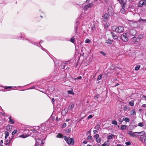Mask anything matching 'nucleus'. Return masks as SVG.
Returning a JSON list of instances; mask_svg holds the SVG:
<instances>
[{
  "label": "nucleus",
  "mask_w": 146,
  "mask_h": 146,
  "mask_svg": "<svg viewBox=\"0 0 146 146\" xmlns=\"http://www.w3.org/2000/svg\"><path fill=\"white\" fill-rule=\"evenodd\" d=\"M63 135L62 134L60 133H58L56 136V137L57 138H62L63 137Z\"/></svg>",
  "instance_id": "23"
},
{
  "label": "nucleus",
  "mask_w": 146,
  "mask_h": 146,
  "mask_svg": "<svg viewBox=\"0 0 146 146\" xmlns=\"http://www.w3.org/2000/svg\"><path fill=\"white\" fill-rule=\"evenodd\" d=\"M70 62V60L68 61H66L64 62H63L62 63V65H63L64 66V68L66 65V64H67L68 63V62Z\"/></svg>",
  "instance_id": "17"
},
{
  "label": "nucleus",
  "mask_w": 146,
  "mask_h": 146,
  "mask_svg": "<svg viewBox=\"0 0 146 146\" xmlns=\"http://www.w3.org/2000/svg\"><path fill=\"white\" fill-rule=\"evenodd\" d=\"M75 40V38L73 37L70 39V41L72 43H73L74 42V41Z\"/></svg>",
  "instance_id": "36"
},
{
  "label": "nucleus",
  "mask_w": 146,
  "mask_h": 146,
  "mask_svg": "<svg viewBox=\"0 0 146 146\" xmlns=\"http://www.w3.org/2000/svg\"><path fill=\"white\" fill-rule=\"evenodd\" d=\"M123 120H121V119H120L119 120V122L120 123H121L122 122Z\"/></svg>",
  "instance_id": "61"
},
{
  "label": "nucleus",
  "mask_w": 146,
  "mask_h": 146,
  "mask_svg": "<svg viewBox=\"0 0 146 146\" xmlns=\"http://www.w3.org/2000/svg\"><path fill=\"white\" fill-rule=\"evenodd\" d=\"M113 42L112 40H110V38H108V40H107L106 41V43L108 44H111Z\"/></svg>",
  "instance_id": "14"
},
{
  "label": "nucleus",
  "mask_w": 146,
  "mask_h": 146,
  "mask_svg": "<svg viewBox=\"0 0 146 146\" xmlns=\"http://www.w3.org/2000/svg\"><path fill=\"white\" fill-rule=\"evenodd\" d=\"M66 123H64L63 124V125H62V127H63V128H64V127H66Z\"/></svg>",
  "instance_id": "47"
},
{
  "label": "nucleus",
  "mask_w": 146,
  "mask_h": 146,
  "mask_svg": "<svg viewBox=\"0 0 146 146\" xmlns=\"http://www.w3.org/2000/svg\"><path fill=\"white\" fill-rule=\"evenodd\" d=\"M93 5L92 3H90L88 4L85 5L84 7V10L85 11L87 10L90 7H91L93 6Z\"/></svg>",
  "instance_id": "9"
},
{
  "label": "nucleus",
  "mask_w": 146,
  "mask_h": 146,
  "mask_svg": "<svg viewBox=\"0 0 146 146\" xmlns=\"http://www.w3.org/2000/svg\"><path fill=\"white\" fill-rule=\"evenodd\" d=\"M131 40L132 42H133V43L137 44L139 41V39L134 37L132 38Z\"/></svg>",
  "instance_id": "10"
},
{
  "label": "nucleus",
  "mask_w": 146,
  "mask_h": 146,
  "mask_svg": "<svg viewBox=\"0 0 146 146\" xmlns=\"http://www.w3.org/2000/svg\"><path fill=\"white\" fill-rule=\"evenodd\" d=\"M115 137V135L113 134H111L107 136V138L108 139H111Z\"/></svg>",
  "instance_id": "13"
},
{
  "label": "nucleus",
  "mask_w": 146,
  "mask_h": 146,
  "mask_svg": "<svg viewBox=\"0 0 146 146\" xmlns=\"http://www.w3.org/2000/svg\"><path fill=\"white\" fill-rule=\"evenodd\" d=\"M102 17L103 21H106L108 19L109 16L108 15V14L106 13L102 16Z\"/></svg>",
  "instance_id": "8"
},
{
  "label": "nucleus",
  "mask_w": 146,
  "mask_h": 146,
  "mask_svg": "<svg viewBox=\"0 0 146 146\" xmlns=\"http://www.w3.org/2000/svg\"><path fill=\"white\" fill-rule=\"evenodd\" d=\"M68 93L69 94H74V93H73V91L71 90H69L68 91Z\"/></svg>",
  "instance_id": "43"
},
{
  "label": "nucleus",
  "mask_w": 146,
  "mask_h": 146,
  "mask_svg": "<svg viewBox=\"0 0 146 146\" xmlns=\"http://www.w3.org/2000/svg\"><path fill=\"white\" fill-rule=\"evenodd\" d=\"M100 53L103 55L104 56H105L106 55V54L104 52L102 51H100Z\"/></svg>",
  "instance_id": "39"
},
{
  "label": "nucleus",
  "mask_w": 146,
  "mask_h": 146,
  "mask_svg": "<svg viewBox=\"0 0 146 146\" xmlns=\"http://www.w3.org/2000/svg\"><path fill=\"white\" fill-rule=\"evenodd\" d=\"M102 74H100L98 76V78H97V80H100L102 78Z\"/></svg>",
  "instance_id": "31"
},
{
  "label": "nucleus",
  "mask_w": 146,
  "mask_h": 146,
  "mask_svg": "<svg viewBox=\"0 0 146 146\" xmlns=\"http://www.w3.org/2000/svg\"><path fill=\"white\" fill-rule=\"evenodd\" d=\"M39 144H36V143L35 146H39Z\"/></svg>",
  "instance_id": "64"
},
{
  "label": "nucleus",
  "mask_w": 146,
  "mask_h": 146,
  "mask_svg": "<svg viewBox=\"0 0 146 146\" xmlns=\"http://www.w3.org/2000/svg\"><path fill=\"white\" fill-rule=\"evenodd\" d=\"M70 120V119H66L65 121L66 122H68Z\"/></svg>",
  "instance_id": "57"
},
{
  "label": "nucleus",
  "mask_w": 146,
  "mask_h": 146,
  "mask_svg": "<svg viewBox=\"0 0 146 146\" xmlns=\"http://www.w3.org/2000/svg\"><path fill=\"white\" fill-rule=\"evenodd\" d=\"M73 107H74L73 104H70V105L68 107V108L69 109L71 110L73 108Z\"/></svg>",
  "instance_id": "26"
},
{
  "label": "nucleus",
  "mask_w": 146,
  "mask_h": 146,
  "mask_svg": "<svg viewBox=\"0 0 146 146\" xmlns=\"http://www.w3.org/2000/svg\"><path fill=\"white\" fill-rule=\"evenodd\" d=\"M139 21L141 23H146V19H143L141 18H140L139 19Z\"/></svg>",
  "instance_id": "19"
},
{
  "label": "nucleus",
  "mask_w": 146,
  "mask_h": 146,
  "mask_svg": "<svg viewBox=\"0 0 146 146\" xmlns=\"http://www.w3.org/2000/svg\"><path fill=\"white\" fill-rule=\"evenodd\" d=\"M127 133L129 135L132 137H137L138 136L137 132H133L132 131H127Z\"/></svg>",
  "instance_id": "2"
},
{
  "label": "nucleus",
  "mask_w": 146,
  "mask_h": 146,
  "mask_svg": "<svg viewBox=\"0 0 146 146\" xmlns=\"http://www.w3.org/2000/svg\"><path fill=\"white\" fill-rule=\"evenodd\" d=\"M9 121L11 124H13L14 123V121L13 119H12L9 120Z\"/></svg>",
  "instance_id": "33"
},
{
  "label": "nucleus",
  "mask_w": 146,
  "mask_h": 146,
  "mask_svg": "<svg viewBox=\"0 0 146 146\" xmlns=\"http://www.w3.org/2000/svg\"><path fill=\"white\" fill-rule=\"evenodd\" d=\"M20 136L23 138H25L27 137L26 135H21Z\"/></svg>",
  "instance_id": "48"
},
{
  "label": "nucleus",
  "mask_w": 146,
  "mask_h": 146,
  "mask_svg": "<svg viewBox=\"0 0 146 146\" xmlns=\"http://www.w3.org/2000/svg\"><path fill=\"white\" fill-rule=\"evenodd\" d=\"M140 65H137L135 68V70H138L140 68Z\"/></svg>",
  "instance_id": "28"
},
{
  "label": "nucleus",
  "mask_w": 146,
  "mask_h": 146,
  "mask_svg": "<svg viewBox=\"0 0 146 146\" xmlns=\"http://www.w3.org/2000/svg\"><path fill=\"white\" fill-rule=\"evenodd\" d=\"M66 142L69 145L71 144L73 145L74 143V139L72 138L69 139Z\"/></svg>",
  "instance_id": "7"
},
{
  "label": "nucleus",
  "mask_w": 146,
  "mask_h": 146,
  "mask_svg": "<svg viewBox=\"0 0 146 146\" xmlns=\"http://www.w3.org/2000/svg\"><path fill=\"white\" fill-rule=\"evenodd\" d=\"M90 40L88 39H86L85 41V42L87 43H90Z\"/></svg>",
  "instance_id": "42"
},
{
  "label": "nucleus",
  "mask_w": 146,
  "mask_h": 146,
  "mask_svg": "<svg viewBox=\"0 0 146 146\" xmlns=\"http://www.w3.org/2000/svg\"><path fill=\"white\" fill-rule=\"evenodd\" d=\"M143 141V143H145V144H146V138H145L144 139Z\"/></svg>",
  "instance_id": "53"
},
{
  "label": "nucleus",
  "mask_w": 146,
  "mask_h": 146,
  "mask_svg": "<svg viewBox=\"0 0 146 146\" xmlns=\"http://www.w3.org/2000/svg\"><path fill=\"white\" fill-rule=\"evenodd\" d=\"M139 28H140L141 29H143V26H139Z\"/></svg>",
  "instance_id": "59"
},
{
  "label": "nucleus",
  "mask_w": 146,
  "mask_h": 146,
  "mask_svg": "<svg viewBox=\"0 0 146 146\" xmlns=\"http://www.w3.org/2000/svg\"><path fill=\"white\" fill-rule=\"evenodd\" d=\"M11 140V139L9 141H8V140H6L5 142V144L6 145H7L10 142Z\"/></svg>",
  "instance_id": "41"
},
{
  "label": "nucleus",
  "mask_w": 146,
  "mask_h": 146,
  "mask_svg": "<svg viewBox=\"0 0 146 146\" xmlns=\"http://www.w3.org/2000/svg\"><path fill=\"white\" fill-rule=\"evenodd\" d=\"M111 34L114 40H117L118 39V37L113 32H111Z\"/></svg>",
  "instance_id": "11"
},
{
  "label": "nucleus",
  "mask_w": 146,
  "mask_h": 146,
  "mask_svg": "<svg viewBox=\"0 0 146 146\" xmlns=\"http://www.w3.org/2000/svg\"><path fill=\"white\" fill-rule=\"evenodd\" d=\"M138 126L141 127H142L143 126V124L142 123H138Z\"/></svg>",
  "instance_id": "37"
},
{
  "label": "nucleus",
  "mask_w": 146,
  "mask_h": 146,
  "mask_svg": "<svg viewBox=\"0 0 146 146\" xmlns=\"http://www.w3.org/2000/svg\"><path fill=\"white\" fill-rule=\"evenodd\" d=\"M106 142H105L102 145V146H106Z\"/></svg>",
  "instance_id": "56"
},
{
  "label": "nucleus",
  "mask_w": 146,
  "mask_h": 146,
  "mask_svg": "<svg viewBox=\"0 0 146 146\" xmlns=\"http://www.w3.org/2000/svg\"><path fill=\"white\" fill-rule=\"evenodd\" d=\"M12 128V126L11 125H8L6 127V130L7 131H11Z\"/></svg>",
  "instance_id": "15"
},
{
  "label": "nucleus",
  "mask_w": 146,
  "mask_h": 146,
  "mask_svg": "<svg viewBox=\"0 0 146 146\" xmlns=\"http://www.w3.org/2000/svg\"><path fill=\"white\" fill-rule=\"evenodd\" d=\"M94 137L96 139L99 138V135L98 134H96L94 136Z\"/></svg>",
  "instance_id": "32"
},
{
  "label": "nucleus",
  "mask_w": 146,
  "mask_h": 146,
  "mask_svg": "<svg viewBox=\"0 0 146 146\" xmlns=\"http://www.w3.org/2000/svg\"><path fill=\"white\" fill-rule=\"evenodd\" d=\"M108 12L110 16H112L114 14V11L112 6H109L108 9Z\"/></svg>",
  "instance_id": "3"
},
{
  "label": "nucleus",
  "mask_w": 146,
  "mask_h": 146,
  "mask_svg": "<svg viewBox=\"0 0 146 146\" xmlns=\"http://www.w3.org/2000/svg\"><path fill=\"white\" fill-rule=\"evenodd\" d=\"M132 113H131V114L132 115H134L136 114L135 111L134 110H132Z\"/></svg>",
  "instance_id": "35"
},
{
  "label": "nucleus",
  "mask_w": 146,
  "mask_h": 146,
  "mask_svg": "<svg viewBox=\"0 0 146 146\" xmlns=\"http://www.w3.org/2000/svg\"><path fill=\"white\" fill-rule=\"evenodd\" d=\"M146 5V0H141L140 1L139 3V7H142L144 5Z\"/></svg>",
  "instance_id": "6"
},
{
  "label": "nucleus",
  "mask_w": 146,
  "mask_h": 146,
  "mask_svg": "<svg viewBox=\"0 0 146 146\" xmlns=\"http://www.w3.org/2000/svg\"><path fill=\"white\" fill-rule=\"evenodd\" d=\"M68 109L67 108H65L62 111V112H65V113H67L68 111Z\"/></svg>",
  "instance_id": "29"
},
{
  "label": "nucleus",
  "mask_w": 146,
  "mask_h": 146,
  "mask_svg": "<svg viewBox=\"0 0 146 146\" xmlns=\"http://www.w3.org/2000/svg\"><path fill=\"white\" fill-rule=\"evenodd\" d=\"M102 140V139L100 137L96 139V141L98 143H100Z\"/></svg>",
  "instance_id": "27"
},
{
  "label": "nucleus",
  "mask_w": 146,
  "mask_h": 146,
  "mask_svg": "<svg viewBox=\"0 0 146 146\" xmlns=\"http://www.w3.org/2000/svg\"><path fill=\"white\" fill-rule=\"evenodd\" d=\"M123 120L126 122H128L129 119L128 117H124L123 119Z\"/></svg>",
  "instance_id": "21"
},
{
  "label": "nucleus",
  "mask_w": 146,
  "mask_h": 146,
  "mask_svg": "<svg viewBox=\"0 0 146 146\" xmlns=\"http://www.w3.org/2000/svg\"><path fill=\"white\" fill-rule=\"evenodd\" d=\"M136 33V31L134 29H130L129 31V34L132 36H135Z\"/></svg>",
  "instance_id": "5"
},
{
  "label": "nucleus",
  "mask_w": 146,
  "mask_h": 146,
  "mask_svg": "<svg viewBox=\"0 0 146 146\" xmlns=\"http://www.w3.org/2000/svg\"><path fill=\"white\" fill-rule=\"evenodd\" d=\"M143 37L141 35H139L138 36V37L137 38H139V39L141 38H142Z\"/></svg>",
  "instance_id": "51"
},
{
  "label": "nucleus",
  "mask_w": 146,
  "mask_h": 146,
  "mask_svg": "<svg viewBox=\"0 0 146 146\" xmlns=\"http://www.w3.org/2000/svg\"><path fill=\"white\" fill-rule=\"evenodd\" d=\"M81 78H82V77L81 76H79L77 78H75V80H76V79L78 80V79H81Z\"/></svg>",
  "instance_id": "55"
},
{
  "label": "nucleus",
  "mask_w": 146,
  "mask_h": 146,
  "mask_svg": "<svg viewBox=\"0 0 146 146\" xmlns=\"http://www.w3.org/2000/svg\"><path fill=\"white\" fill-rule=\"evenodd\" d=\"M125 143L126 145H129L131 144V143L129 141L127 142H125Z\"/></svg>",
  "instance_id": "46"
},
{
  "label": "nucleus",
  "mask_w": 146,
  "mask_h": 146,
  "mask_svg": "<svg viewBox=\"0 0 146 146\" xmlns=\"http://www.w3.org/2000/svg\"><path fill=\"white\" fill-rule=\"evenodd\" d=\"M93 132L94 134L98 133V131L97 130H94L93 131Z\"/></svg>",
  "instance_id": "54"
},
{
  "label": "nucleus",
  "mask_w": 146,
  "mask_h": 146,
  "mask_svg": "<svg viewBox=\"0 0 146 146\" xmlns=\"http://www.w3.org/2000/svg\"><path fill=\"white\" fill-rule=\"evenodd\" d=\"M142 98H146V96H145V95H143L142 96Z\"/></svg>",
  "instance_id": "63"
},
{
  "label": "nucleus",
  "mask_w": 146,
  "mask_h": 146,
  "mask_svg": "<svg viewBox=\"0 0 146 146\" xmlns=\"http://www.w3.org/2000/svg\"><path fill=\"white\" fill-rule=\"evenodd\" d=\"M122 9H121L120 11V12L123 14H124L125 12V10L124 9V5H122Z\"/></svg>",
  "instance_id": "18"
},
{
  "label": "nucleus",
  "mask_w": 146,
  "mask_h": 146,
  "mask_svg": "<svg viewBox=\"0 0 146 146\" xmlns=\"http://www.w3.org/2000/svg\"><path fill=\"white\" fill-rule=\"evenodd\" d=\"M100 125L99 124H98L95 126L94 128L97 130H98L100 129Z\"/></svg>",
  "instance_id": "25"
},
{
  "label": "nucleus",
  "mask_w": 146,
  "mask_h": 146,
  "mask_svg": "<svg viewBox=\"0 0 146 146\" xmlns=\"http://www.w3.org/2000/svg\"><path fill=\"white\" fill-rule=\"evenodd\" d=\"M12 88V87L11 86H5V88L6 89H8V88Z\"/></svg>",
  "instance_id": "52"
},
{
  "label": "nucleus",
  "mask_w": 146,
  "mask_h": 146,
  "mask_svg": "<svg viewBox=\"0 0 146 146\" xmlns=\"http://www.w3.org/2000/svg\"><path fill=\"white\" fill-rule=\"evenodd\" d=\"M142 133L143 134H144L145 133L144 132V131H143L139 132H137V134H138V135H141Z\"/></svg>",
  "instance_id": "44"
},
{
  "label": "nucleus",
  "mask_w": 146,
  "mask_h": 146,
  "mask_svg": "<svg viewBox=\"0 0 146 146\" xmlns=\"http://www.w3.org/2000/svg\"><path fill=\"white\" fill-rule=\"evenodd\" d=\"M129 105L131 106H133L134 105V103L133 100H131V102H129Z\"/></svg>",
  "instance_id": "22"
},
{
  "label": "nucleus",
  "mask_w": 146,
  "mask_h": 146,
  "mask_svg": "<svg viewBox=\"0 0 146 146\" xmlns=\"http://www.w3.org/2000/svg\"><path fill=\"white\" fill-rule=\"evenodd\" d=\"M145 137V136L143 135H141L140 136V140L142 142H143V139Z\"/></svg>",
  "instance_id": "20"
},
{
  "label": "nucleus",
  "mask_w": 146,
  "mask_h": 146,
  "mask_svg": "<svg viewBox=\"0 0 146 146\" xmlns=\"http://www.w3.org/2000/svg\"><path fill=\"white\" fill-rule=\"evenodd\" d=\"M42 142H43L42 140L38 139H36V144H39V143H42Z\"/></svg>",
  "instance_id": "16"
},
{
  "label": "nucleus",
  "mask_w": 146,
  "mask_h": 146,
  "mask_svg": "<svg viewBox=\"0 0 146 146\" xmlns=\"http://www.w3.org/2000/svg\"><path fill=\"white\" fill-rule=\"evenodd\" d=\"M121 39L124 41H127L128 40V39L126 33H124L121 36Z\"/></svg>",
  "instance_id": "4"
},
{
  "label": "nucleus",
  "mask_w": 146,
  "mask_h": 146,
  "mask_svg": "<svg viewBox=\"0 0 146 146\" xmlns=\"http://www.w3.org/2000/svg\"><path fill=\"white\" fill-rule=\"evenodd\" d=\"M88 139H92V137L91 136H88Z\"/></svg>",
  "instance_id": "49"
},
{
  "label": "nucleus",
  "mask_w": 146,
  "mask_h": 146,
  "mask_svg": "<svg viewBox=\"0 0 146 146\" xmlns=\"http://www.w3.org/2000/svg\"><path fill=\"white\" fill-rule=\"evenodd\" d=\"M112 29L113 31H115L117 33H121L123 31L124 27L121 26H119L117 27L114 26L113 27Z\"/></svg>",
  "instance_id": "1"
},
{
  "label": "nucleus",
  "mask_w": 146,
  "mask_h": 146,
  "mask_svg": "<svg viewBox=\"0 0 146 146\" xmlns=\"http://www.w3.org/2000/svg\"><path fill=\"white\" fill-rule=\"evenodd\" d=\"M17 132V131L15 130H14L12 133V134L13 135H14Z\"/></svg>",
  "instance_id": "38"
},
{
  "label": "nucleus",
  "mask_w": 146,
  "mask_h": 146,
  "mask_svg": "<svg viewBox=\"0 0 146 146\" xmlns=\"http://www.w3.org/2000/svg\"><path fill=\"white\" fill-rule=\"evenodd\" d=\"M126 125H123L121 126V129L122 130H124L126 129Z\"/></svg>",
  "instance_id": "30"
},
{
  "label": "nucleus",
  "mask_w": 146,
  "mask_h": 146,
  "mask_svg": "<svg viewBox=\"0 0 146 146\" xmlns=\"http://www.w3.org/2000/svg\"><path fill=\"white\" fill-rule=\"evenodd\" d=\"M111 123L112 124H115L116 125H117V122L115 120H113L111 122Z\"/></svg>",
  "instance_id": "34"
},
{
  "label": "nucleus",
  "mask_w": 146,
  "mask_h": 146,
  "mask_svg": "<svg viewBox=\"0 0 146 146\" xmlns=\"http://www.w3.org/2000/svg\"><path fill=\"white\" fill-rule=\"evenodd\" d=\"M64 139L67 142L69 138H68L67 137L65 136L64 137Z\"/></svg>",
  "instance_id": "40"
},
{
  "label": "nucleus",
  "mask_w": 146,
  "mask_h": 146,
  "mask_svg": "<svg viewBox=\"0 0 146 146\" xmlns=\"http://www.w3.org/2000/svg\"><path fill=\"white\" fill-rule=\"evenodd\" d=\"M31 131L33 132L35 131V130L34 129H32L31 130Z\"/></svg>",
  "instance_id": "60"
},
{
  "label": "nucleus",
  "mask_w": 146,
  "mask_h": 146,
  "mask_svg": "<svg viewBox=\"0 0 146 146\" xmlns=\"http://www.w3.org/2000/svg\"><path fill=\"white\" fill-rule=\"evenodd\" d=\"M52 101V102H54V99L53 98H52L51 99Z\"/></svg>",
  "instance_id": "62"
},
{
  "label": "nucleus",
  "mask_w": 146,
  "mask_h": 146,
  "mask_svg": "<svg viewBox=\"0 0 146 146\" xmlns=\"http://www.w3.org/2000/svg\"><path fill=\"white\" fill-rule=\"evenodd\" d=\"M9 133L8 131H5V139H6L7 138V137L9 136Z\"/></svg>",
  "instance_id": "24"
},
{
  "label": "nucleus",
  "mask_w": 146,
  "mask_h": 146,
  "mask_svg": "<svg viewBox=\"0 0 146 146\" xmlns=\"http://www.w3.org/2000/svg\"><path fill=\"white\" fill-rule=\"evenodd\" d=\"M142 106L143 107H146V104H143Z\"/></svg>",
  "instance_id": "58"
},
{
  "label": "nucleus",
  "mask_w": 146,
  "mask_h": 146,
  "mask_svg": "<svg viewBox=\"0 0 146 146\" xmlns=\"http://www.w3.org/2000/svg\"><path fill=\"white\" fill-rule=\"evenodd\" d=\"M121 4H123L124 5L126 3L127 0H117Z\"/></svg>",
  "instance_id": "12"
},
{
  "label": "nucleus",
  "mask_w": 146,
  "mask_h": 146,
  "mask_svg": "<svg viewBox=\"0 0 146 146\" xmlns=\"http://www.w3.org/2000/svg\"><path fill=\"white\" fill-rule=\"evenodd\" d=\"M93 117V116L92 115H90L87 117L88 119H90Z\"/></svg>",
  "instance_id": "45"
},
{
  "label": "nucleus",
  "mask_w": 146,
  "mask_h": 146,
  "mask_svg": "<svg viewBox=\"0 0 146 146\" xmlns=\"http://www.w3.org/2000/svg\"><path fill=\"white\" fill-rule=\"evenodd\" d=\"M106 142V145L109 146V144L108 143L109 141H107Z\"/></svg>",
  "instance_id": "50"
}]
</instances>
